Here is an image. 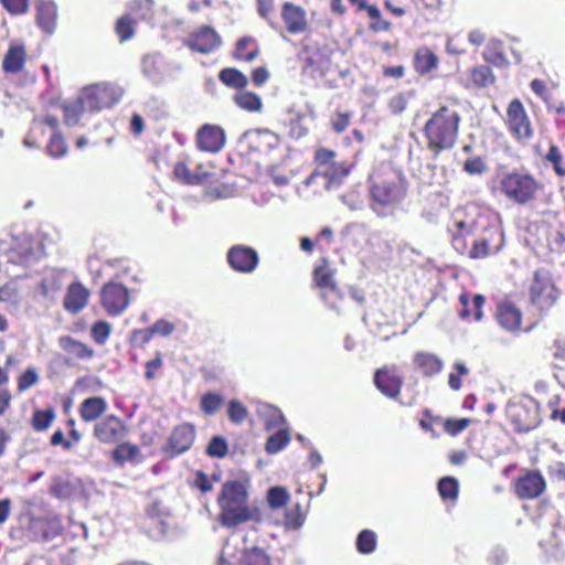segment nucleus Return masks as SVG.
Returning <instances> with one entry per match:
<instances>
[{
    "label": "nucleus",
    "mask_w": 565,
    "mask_h": 565,
    "mask_svg": "<svg viewBox=\"0 0 565 565\" xmlns=\"http://www.w3.org/2000/svg\"><path fill=\"white\" fill-rule=\"evenodd\" d=\"M89 295V290L81 282L71 284L64 297L65 310L73 315L81 312L87 306Z\"/></svg>",
    "instance_id": "4be33fe9"
},
{
    "label": "nucleus",
    "mask_w": 565,
    "mask_h": 565,
    "mask_svg": "<svg viewBox=\"0 0 565 565\" xmlns=\"http://www.w3.org/2000/svg\"><path fill=\"white\" fill-rule=\"evenodd\" d=\"M313 281L320 289V296L329 309L338 315L342 313L339 302L342 300V294L338 289L334 273L327 265H320L313 270Z\"/></svg>",
    "instance_id": "9b49d317"
},
{
    "label": "nucleus",
    "mask_w": 565,
    "mask_h": 565,
    "mask_svg": "<svg viewBox=\"0 0 565 565\" xmlns=\"http://www.w3.org/2000/svg\"><path fill=\"white\" fill-rule=\"evenodd\" d=\"M473 236L470 224L463 221L456 222V232L452 235V246L459 254H468L472 259L486 258L499 253L504 246L503 232L497 227L487 228L482 236L473 239L471 247L468 237Z\"/></svg>",
    "instance_id": "f257e3e1"
},
{
    "label": "nucleus",
    "mask_w": 565,
    "mask_h": 565,
    "mask_svg": "<svg viewBox=\"0 0 565 565\" xmlns=\"http://www.w3.org/2000/svg\"><path fill=\"white\" fill-rule=\"evenodd\" d=\"M228 266L239 274H253L259 265V255L250 246L236 244L228 248L226 253Z\"/></svg>",
    "instance_id": "2eb2a0df"
},
{
    "label": "nucleus",
    "mask_w": 565,
    "mask_h": 565,
    "mask_svg": "<svg viewBox=\"0 0 565 565\" xmlns=\"http://www.w3.org/2000/svg\"><path fill=\"white\" fill-rule=\"evenodd\" d=\"M253 42V39L252 38H248V36H245V38H242L237 44H236V49L234 51V57L235 58H239V60H244L246 62H252L254 61L257 55H258V50L257 49H254L252 50L250 52L248 53H245V50L246 47Z\"/></svg>",
    "instance_id": "6e6d98bb"
},
{
    "label": "nucleus",
    "mask_w": 565,
    "mask_h": 565,
    "mask_svg": "<svg viewBox=\"0 0 565 565\" xmlns=\"http://www.w3.org/2000/svg\"><path fill=\"white\" fill-rule=\"evenodd\" d=\"M224 399L216 393H206L201 397V409L206 415L215 414L222 406Z\"/></svg>",
    "instance_id": "de8ad7c7"
},
{
    "label": "nucleus",
    "mask_w": 565,
    "mask_h": 565,
    "mask_svg": "<svg viewBox=\"0 0 565 565\" xmlns=\"http://www.w3.org/2000/svg\"><path fill=\"white\" fill-rule=\"evenodd\" d=\"M218 565H271V559L265 550L252 546L242 547L227 540L221 551Z\"/></svg>",
    "instance_id": "6e6552de"
},
{
    "label": "nucleus",
    "mask_w": 565,
    "mask_h": 565,
    "mask_svg": "<svg viewBox=\"0 0 565 565\" xmlns=\"http://www.w3.org/2000/svg\"><path fill=\"white\" fill-rule=\"evenodd\" d=\"M47 152L53 158H58L66 154L67 145L58 131L52 132L50 142L47 145Z\"/></svg>",
    "instance_id": "09e8293b"
},
{
    "label": "nucleus",
    "mask_w": 565,
    "mask_h": 565,
    "mask_svg": "<svg viewBox=\"0 0 565 565\" xmlns=\"http://www.w3.org/2000/svg\"><path fill=\"white\" fill-rule=\"evenodd\" d=\"M51 491L56 498L67 499L72 494V483L66 478L55 477L53 479Z\"/></svg>",
    "instance_id": "4d7b16f0"
},
{
    "label": "nucleus",
    "mask_w": 565,
    "mask_h": 565,
    "mask_svg": "<svg viewBox=\"0 0 565 565\" xmlns=\"http://www.w3.org/2000/svg\"><path fill=\"white\" fill-rule=\"evenodd\" d=\"M54 419V411L45 409V411H36L33 414L32 425L33 428L38 431H42L47 429Z\"/></svg>",
    "instance_id": "603ef678"
},
{
    "label": "nucleus",
    "mask_w": 565,
    "mask_h": 565,
    "mask_svg": "<svg viewBox=\"0 0 565 565\" xmlns=\"http://www.w3.org/2000/svg\"><path fill=\"white\" fill-rule=\"evenodd\" d=\"M60 345L65 352L75 358L88 359L93 356V350L90 348L71 337H62L60 339Z\"/></svg>",
    "instance_id": "473e14b6"
},
{
    "label": "nucleus",
    "mask_w": 565,
    "mask_h": 565,
    "mask_svg": "<svg viewBox=\"0 0 565 565\" xmlns=\"http://www.w3.org/2000/svg\"><path fill=\"white\" fill-rule=\"evenodd\" d=\"M222 43L218 33L211 26H201L189 36L186 44L192 51L207 54L220 47Z\"/></svg>",
    "instance_id": "aec40b11"
},
{
    "label": "nucleus",
    "mask_w": 565,
    "mask_h": 565,
    "mask_svg": "<svg viewBox=\"0 0 565 565\" xmlns=\"http://www.w3.org/2000/svg\"><path fill=\"white\" fill-rule=\"evenodd\" d=\"M351 166L344 163L332 162L322 171L327 179V189H333L341 185L343 180L349 175Z\"/></svg>",
    "instance_id": "7c9ffc66"
},
{
    "label": "nucleus",
    "mask_w": 565,
    "mask_h": 565,
    "mask_svg": "<svg viewBox=\"0 0 565 565\" xmlns=\"http://www.w3.org/2000/svg\"><path fill=\"white\" fill-rule=\"evenodd\" d=\"M455 370L456 372L449 374L448 383L454 391H458L462 385L461 377L468 374V369L462 363H456Z\"/></svg>",
    "instance_id": "0e129e2a"
},
{
    "label": "nucleus",
    "mask_w": 565,
    "mask_h": 565,
    "mask_svg": "<svg viewBox=\"0 0 565 565\" xmlns=\"http://www.w3.org/2000/svg\"><path fill=\"white\" fill-rule=\"evenodd\" d=\"M445 418L435 416L426 409V431H430L434 437L444 433Z\"/></svg>",
    "instance_id": "bf43d9fd"
},
{
    "label": "nucleus",
    "mask_w": 565,
    "mask_h": 565,
    "mask_svg": "<svg viewBox=\"0 0 565 565\" xmlns=\"http://www.w3.org/2000/svg\"><path fill=\"white\" fill-rule=\"evenodd\" d=\"M100 305L109 316H120L130 303L129 289L117 281L105 284L99 294Z\"/></svg>",
    "instance_id": "f8f14e48"
},
{
    "label": "nucleus",
    "mask_w": 565,
    "mask_h": 565,
    "mask_svg": "<svg viewBox=\"0 0 565 565\" xmlns=\"http://www.w3.org/2000/svg\"><path fill=\"white\" fill-rule=\"evenodd\" d=\"M258 416L264 419L266 428L274 429L279 428L285 424V417L281 411L270 404L260 403L256 409Z\"/></svg>",
    "instance_id": "c756f323"
},
{
    "label": "nucleus",
    "mask_w": 565,
    "mask_h": 565,
    "mask_svg": "<svg viewBox=\"0 0 565 565\" xmlns=\"http://www.w3.org/2000/svg\"><path fill=\"white\" fill-rule=\"evenodd\" d=\"M142 73L151 82L159 83L162 79L160 57L156 54L146 55L142 60Z\"/></svg>",
    "instance_id": "e433bc0d"
},
{
    "label": "nucleus",
    "mask_w": 565,
    "mask_h": 565,
    "mask_svg": "<svg viewBox=\"0 0 565 565\" xmlns=\"http://www.w3.org/2000/svg\"><path fill=\"white\" fill-rule=\"evenodd\" d=\"M356 550L361 554H371L375 551L377 545V536L371 530H363L356 537Z\"/></svg>",
    "instance_id": "a19ab883"
},
{
    "label": "nucleus",
    "mask_w": 565,
    "mask_h": 565,
    "mask_svg": "<svg viewBox=\"0 0 565 565\" xmlns=\"http://www.w3.org/2000/svg\"><path fill=\"white\" fill-rule=\"evenodd\" d=\"M306 520V514L301 509L300 503H296L292 508L288 509L285 513L284 526L287 530H299Z\"/></svg>",
    "instance_id": "58836bf2"
},
{
    "label": "nucleus",
    "mask_w": 565,
    "mask_h": 565,
    "mask_svg": "<svg viewBox=\"0 0 565 565\" xmlns=\"http://www.w3.org/2000/svg\"><path fill=\"white\" fill-rule=\"evenodd\" d=\"M459 115L451 108L443 106L426 122V136L429 146L436 149L450 148L457 137Z\"/></svg>",
    "instance_id": "423d86ee"
},
{
    "label": "nucleus",
    "mask_w": 565,
    "mask_h": 565,
    "mask_svg": "<svg viewBox=\"0 0 565 565\" xmlns=\"http://www.w3.org/2000/svg\"><path fill=\"white\" fill-rule=\"evenodd\" d=\"M150 329L153 335L158 334L161 337H169L175 330V326L166 319H159L150 327Z\"/></svg>",
    "instance_id": "69168bd1"
},
{
    "label": "nucleus",
    "mask_w": 565,
    "mask_h": 565,
    "mask_svg": "<svg viewBox=\"0 0 565 565\" xmlns=\"http://www.w3.org/2000/svg\"><path fill=\"white\" fill-rule=\"evenodd\" d=\"M281 18L286 24V29L291 34H299L307 29L306 12L302 8L286 2L282 6Z\"/></svg>",
    "instance_id": "5701e85b"
},
{
    "label": "nucleus",
    "mask_w": 565,
    "mask_h": 565,
    "mask_svg": "<svg viewBox=\"0 0 565 565\" xmlns=\"http://www.w3.org/2000/svg\"><path fill=\"white\" fill-rule=\"evenodd\" d=\"M25 49L23 44H11L6 53L2 62V67L7 73H18L22 70L25 63Z\"/></svg>",
    "instance_id": "cd10ccee"
},
{
    "label": "nucleus",
    "mask_w": 565,
    "mask_h": 565,
    "mask_svg": "<svg viewBox=\"0 0 565 565\" xmlns=\"http://www.w3.org/2000/svg\"><path fill=\"white\" fill-rule=\"evenodd\" d=\"M139 455V448L131 444H120L113 451V459L118 463L134 460Z\"/></svg>",
    "instance_id": "49530a36"
},
{
    "label": "nucleus",
    "mask_w": 565,
    "mask_h": 565,
    "mask_svg": "<svg viewBox=\"0 0 565 565\" xmlns=\"http://www.w3.org/2000/svg\"><path fill=\"white\" fill-rule=\"evenodd\" d=\"M482 57L487 63L497 67H503L509 64V61L503 52L502 43L499 41L490 42L486 46L482 53Z\"/></svg>",
    "instance_id": "2f4dec72"
},
{
    "label": "nucleus",
    "mask_w": 565,
    "mask_h": 565,
    "mask_svg": "<svg viewBox=\"0 0 565 565\" xmlns=\"http://www.w3.org/2000/svg\"><path fill=\"white\" fill-rule=\"evenodd\" d=\"M41 256L40 243L28 234L11 236L8 239L0 238V270L9 264L28 267Z\"/></svg>",
    "instance_id": "39448f33"
},
{
    "label": "nucleus",
    "mask_w": 565,
    "mask_h": 565,
    "mask_svg": "<svg viewBox=\"0 0 565 565\" xmlns=\"http://www.w3.org/2000/svg\"><path fill=\"white\" fill-rule=\"evenodd\" d=\"M459 302L461 310L459 317L462 320L473 318L475 321H481L483 318V306L486 305V297L481 294H476L470 300V294L463 291L459 295Z\"/></svg>",
    "instance_id": "b1692460"
},
{
    "label": "nucleus",
    "mask_w": 565,
    "mask_h": 565,
    "mask_svg": "<svg viewBox=\"0 0 565 565\" xmlns=\"http://www.w3.org/2000/svg\"><path fill=\"white\" fill-rule=\"evenodd\" d=\"M504 125L509 134L519 142L527 141L534 136L532 120L519 98H514L508 104Z\"/></svg>",
    "instance_id": "1a4fd4ad"
},
{
    "label": "nucleus",
    "mask_w": 565,
    "mask_h": 565,
    "mask_svg": "<svg viewBox=\"0 0 565 565\" xmlns=\"http://www.w3.org/2000/svg\"><path fill=\"white\" fill-rule=\"evenodd\" d=\"M470 77L478 87H487L495 82V76L488 65H479L471 68Z\"/></svg>",
    "instance_id": "ea45409f"
},
{
    "label": "nucleus",
    "mask_w": 565,
    "mask_h": 565,
    "mask_svg": "<svg viewBox=\"0 0 565 565\" xmlns=\"http://www.w3.org/2000/svg\"><path fill=\"white\" fill-rule=\"evenodd\" d=\"M561 295L556 287L552 273L546 268H537L533 271L529 286L530 303L535 307L540 316H545L556 303Z\"/></svg>",
    "instance_id": "0eeeda50"
},
{
    "label": "nucleus",
    "mask_w": 565,
    "mask_h": 565,
    "mask_svg": "<svg viewBox=\"0 0 565 565\" xmlns=\"http://www.w3.org/2000/svg\"><path fill=\"white\" fill-rule=\"evenodd\" d=\"M370 194L374 210L375 205L392 206L405 196V184L402 174L392 168L376 172L371 178Z\"/></svg>",
    "instance_id": "20e7f679"
},
{
    "label": "nucleus",
    "mask_w": 565,
    "mask_h": 565,
    "mask_svg": "<svg viewBox=\"0 0 565 565\" xmlns=\"http://www.w3.org/2000/svg\"><path fill=\"white\" fill-rule=\"evenodd\" d=\"M198 147L206 152H217L225 143V134L217 126L205 125L198 132Z\"/></svg>",
    "instance_id": "412c9836"
},
{
    "label": "nucleus",
    "mask_w": 565,
    "mask_h": 565,
    "mask_svg": "<svg viewBox=\"0 0 565 565\" xmlns=\"http://www.w3.org/2000/svg\"><path fill=\"white\" fill-rule=\"evenodd\" d=\"M66 271L62 269H51L40 282L41 295L45 298H53L64 284Z\"/></svg>",
    "instance_id": "bb28decb"
},
{
    "label": "nucleus",
    "mask_w": 565,
    "mask_h": 565,
    "mask_svg": "<svg viewBox=\"0 0 565 565\" xmlns=\"http://www.w3.org/2000/svg\"><path fill=\"white\" fill-rule=\"evenodd\" d=\"M218 78L223 84L233 88H244L248 83L247 77L242 72L230 67L222 70Z\"/></svg>",
    "instance_id": "4c0bfd02"
},
{
    "label": "nucleus",
    "mask_w": 565,
    "mask_h": 565,
    "mask_svg": "<svg viewBox=\"0 0 565 565\" xmlns=\"http://www.w3.org/2000/svg\"><path fill=\"white\" fill-rule=\"evenodd\" d=\"M39 381V375L34 369H28L19 377L18 390L24 392L35 385Z\"/></svg>",
    "instance_id": "680f3d73"
},
{
    "label": "nucleus",
    "mask_w": 565,
    "mask_h": 565,
    "mask_svg": "<svg viewBox=\"0 0 565 565\" xmlns=\"http://www.w3.org/2000/svg\"><path fill=\"white\" fill-rule=\"evenodd\" d=\"M438 492L444 501H456L459 494V483L455 477H443L438 482Z\"/></svg>",
    "instance_id": "f704fd0d"
},
{
    "label": "nucleus",
    "mask_w": 565,
    "mask_h": 565,
    "mask_svg": "<svg viewBox=\"0 0 565 565\" xmlns=\"http://www.w3.org/2000/svg\"><path fill=\"white\" fill-rule=\"evenodd\" d=\"M247 484L239 480H230L223 484L217 498L221 509L220 522L223 526L233 527L252 519L247 504Z\"/></svg>",
    "instance_id": "f03ea898"
},
{
    "label": "nucleus",
    "mask_w": 565,
    "mask_h": 565,
    "mask_svg": "<svg viewBox=\"0 0 565 565\" xmlns=\"http://www.w3.org/2000/svg\"><path fill=\"white\" fill-rule=\"evenodd\" d=\"M374 383L379 391L387 397H395L401 390L402 380L393 369L383 367L376 371Z\"/></svg>",
    "instance_id": "393cba45"
},
{
    "label": "nucleus",
    "mask_w": 565,
    "mask_h": 565,
    "mask_svg": "<svg viewBox=\"0 0 565 565\" xmlns=\"http://www.w3.org/2000/svg\"><path fill=\"white\" fill-rule=\"evenodd\" d=\"M512 489L520 500H534L546 491V481L539 470L526 469L513 480Z\"/></svg>",
    "instance_id": "4468645a"
},
{
    "label": "nucleus",
    "mask_w": 565,
    "mask_h": 565,
    "mask_svg": "<svg viewBox=\"0 0 565 565\" xmlns=\"http://www.w3.org/2000/svg\"><path fill=\"white\" fill-rule=\"evenodd\" d=\"M227 415L232 423L241 425L247 418L248 411L239 401L232 399L228 403Z\"/></svg>",
    "instance_id": "8fccbe9b"
},
{
    "label": "nucleus",
    "mask_w": 565,
    "mask_h": 565,
    "mask_svg": "<svg viewBox=\"0 0 565 565\" xmlns=\"http://www.w3.org/2000/svg\"><path fill=\"white\" fill-rule=\"evenodd\" d=\"M472 423H475V419L472 418H445L444 423V433L456 437L459 434H461L463 430H466Z\"/></svg>",
    "instance_id": "79ce46f5"
},
{
    "label": "nucleus",
    "mask_w": 565,
    "mask_h": 565,
    "mask_svg": "<svg viewBox=\"0 0 565 565\" xmlns=\"http://www.w3.org/2000/svg\"><path fill=\"white\" fill-rule=\"evenodd\" d=\"M173 173L177 179L188 183V184H199L203 181V177L205 174H192L189 168L183 162H178L174 167Z\"/></svg>",
    "instance_id": "3c124183"
},
{
    "label": "nucleus",
    "mask_w": 565,
    "mask_h": 565,
    "mask_svg": "<svg viewBox=\"0 0 565 565\" xmlns=\"http://www.w3.org/2000/svg\"><path fill=\"white\" fill-rule=\"evenodd\" d=\"M351 118H352L351 113H337L331 118L332 129L337 134L343 132L349 127V125L351 122Z\"/></svg>",
    "instance_id": "e2e57ef3"
},
{
    "label": "nucleus",
    "mask_w": 565,
    "mask_h": 565,
    "mask_svg": "<svg viewBox=\"0 0 565 565\" xmlns=\"http://www.w3.org/2000/svg\"><path fill=\"white\" fill-rule=\"evenodd\" d=\"M110 331L111 327L108 322L97 321L92 328V335L97 343L103 344L109 338Z\"/></svg>",
    "instance_id": "052dcab7"
},
{
    "label": "nucleus",
    "mask_w": 565,
    "mask_h": 565,
    "mask_svg": "<svg viewBox=\"0 0 565 565\" xmlns=\"http://www.w3.org/2000/svg\"><path fill=\"white\" fill-rule=\"evenodd\" d=\"M290 494L284 487H273L267 492V502L271 509H279L287 504Z\"/></svg>",
    "instance_id": "c03bdc74"
},
{
    "label": "nucleus",
    "mask_w": 565,
    "mask_h": 565,
    "mask_svg": "<svg viewBox=\"0 0 565 565\" xmlns=\"http://www.w3.org/2000/svg\"><path fill=\"white\" fill-rule=\"evenodd\" d=\"M544 159L552 164L556 175L561 178L565 177V164H563V154L557 145H550L548 151L546 152Z\"/></svg>",
    "instance_id": "37998d69"
},
{
    "label": "nucleus",
    "mask_w": 565,
    "mask_h": 565,
    "mask_svg": "<svg viewBox=\"0 0 565 565\" xmlns=\"http://www.w3.org/2000/svg\"><path fill=\"white\" fill-rule=\"evenodd\" d=\"M36 20L39 26L47 34H52L56 28L57 9L50 0H41L36 6Z\"/></svg>",
    "instance_id": "a878e982"
},
{
    "label": "nucleus",
    "mask_w": 565,
    "mask_h": 565,
    "mask_svg": "<svg viewBox=\"0 0 565 565\" xmlns=\"http://www.w3.org/2000/svg\"><path fill=\"white\" fill-rule=\"evenodd\" d=\"M115 30L121 42L128 41L134 35V21L129 15H124L117 21Z\"/></svg>",
    "instance_id": "13d9d810"
},
{
    "label": "nucleus",
    "mask_w": 565,
    "mask_h": 565,
    "mask_svg": "<svg viewBox=\"0 0 565 565\" xmlns=\"http://www.w3.org/2000/svg\"><path fill=\"white\" fill-rule=\"evenodd\" d=\"M227 443L223 437L220 436L213 437L206 447V454L214 458H224L227 455Z\"/></svg>",
    "instance_id": "864d4df0"
},
{
    "label": "nucleus",
    "mask_w": 565,
    "mask_h": 565,
    "mask_svg": "<svg viewBox=\"0 0 565 565\" xmlns=\"http://www.w3.org/2000/svg\"><path fill=\"white\" fill-rule=\"evenodd\" d=\"M509 418L519 433H527L541 423L539 407L533 402L518 403L510 406Z\"/></svg>",
    "instance_id": "dca6fc26"
},
{
    "label": "nucleus",
    "mask_w": 565,
    "mask_h": 565,
    "mask_svg": "<svg viewBox=\"0 0 565 565\" xmlns=\"http://www.w3.org/2000/svg\"><path fill=\"white\" fill-rule=\"evenodd\" d=\"M106 409L107 403L103 397H88L82 402L79 406V415L84 422H93L99 418Z\"/></svg>",
    "instance_id": "c85d7f7f"
},
{
    "label": "nucleus",
    "mask_w": 565,
    "mask_h": 565,
    "mask_svg": "<svg viewBox=\"0 0 565 565\" xmlns=\"http://www.w3.org/2000/svg\"><path fill=\"white\" fill-rule=\"evenodd\" d=\"M462 169L470 175H481L488 171V164L483 158L473 157L463 162Z\"/></svg>",
    "instance_id": "5fc2aeb1"
},
{
    "label": "nucleus",
    "mask_w": 565,
    "mask_h": 565,
    "mask_svg": "<svg viewBox=\"0 0 565 565\" xmlns=\"http://www.w3.org/2000/svg\"><path fill=\"white\" fill-rule=\"evenodd\" d=\"M290 441V434L287 428H279V430L270 435L266 441L265 449L268 454H277L281 451Z\"/></svg>",
    "instance_id": "c9c22d12"
},
{
    "label": "nucleus",
    "mask_w": 565,
    "mask_h": 565,
    "mask_svg": "<svg viewBox=\"0 0 565 565\" xmlns=\"http://www.w3.org/2000/svg\"><path fill=\"white\" fill-rule=\"evenodd\" d=\"M85 113H88V111L82 109V104L78 98L74 103L66 104L64 106V122H65V125L68 127L76 126L79 122V118Z\"/></svg>",
    "instance_id": "a18cd8bd"
},
{
    "label": "nucleus",
    "mask_w": 565,
    "mask_h": 565,
    "mask_svg": "<svg viewBox=\"0 0 565 565\" xmlns=\"http://www.w3.org/2000/svg\"><path fill=\"white\" fill-rule=\"evenodd\" d=\"M305 70L323 77L331 68L332 50L328 46H309L303 51Z\"/></svg>",
    "instance_id": "a211bd4d"
},
{
    "label": "nucleus",
    "mask_w": 565,
    "mask_h": 565,
    "mask_svg": "<svg viewBox=\"0 0 565 565\" xmlns=\"http://www.w3.org/2000/svg\"><path fill=\"white\" fill-rule=\"evenodd\" d=\"M494 318L498 324L507 332L515 334L529 330V328H523V311L521 307L508 296L497 303Z\"/></svg>",
    "instance_id": "ddd939ff"
},
{
    "label": "nucleus",
    "mask_w": 565,
    "mask_h": 565,
    "mask_svg": "<svg viewBox=\"0 0 565 565\" xmlns=\"http://www.w3.org/2000/svg\"><path fill=\"white\" fill-rule=\"evenodd\" d=\"M127 428L124 422L115 416L108 415L94 426V436L103 444H115L125 438Z\"/></svg>",
    "instance_id": "6ab92c4d"
},
{
    "label": "nucleus",
    "mask_w": 565,
    "mask_h": 565,
    "mask_svg": "<svg viewBox=\"0 0 565 565\" xmlns=\"http://www.w3.org/2000/svg\"><path fill=\"white\" fill-rule=\"evenodd\" d=\"M234 100L239 108L252 113L260 111L263 107L262 98L257 94L248 90L237 92L234 96Z\"/></svg>",
    "instance_id": "72a5a7b5"
},
{
    "label": "nucleus",
    "mask_w": 565,
    "mask_h": 565,
    "mask_svg": "<svg viewBox=\"0 0 565 565\" xmlns=\"http://www.w3.org/2000/svg\"><path fill=\"white\" fill-rule=\"evenodd\" d=\"M308 134V128L302 125V117L297 115L295 119L290 121L289 135L294 139H300Z\"/></svg>",
    "instance_id": "338daca9"
},
{
    "label": "nucleus",
    "mask_w": 565,
    "mask_h": 565,
    "mask_svg": "<svg viewBox=\"0 0 565 565\" xmlns=\"http://www.w3.org/2000/svg\"><path fill=\"white\" fill-rule=\"evenodd\" d=\"M152 337L153 334L150 328L137 329L131 334V342L136 345L143 347L152 339Z\"/></svg>",
    "instance_id": "774afa93"
},
{
    "label": "nucleus",
    "mask_w": 565,
    "mask_h": 565,
    "mask_svg": "<svg viewBox=\"0 0 565 565\" xmlns=\"http://www.w3.org/2000/svg\"><path fill=\"white\" fill-rule=\"evenodd\" d=\"M122 95L119 87L110 84H97L85 88L78 96L82 109L88 113L108 108L116 104Z\"/></svg>",
    "instance_id": "9d476101"
},
{
    "label": "nucleus",
    "mask_w": 565,
    "mask_h": 565,
    "mask_svg": "<svg viewBox=\"0 0 565 565\" xmlns=\"http://www.w3.org/2000/svg\"><path fill=\"white\" fill-rule=\"evenodd\" d=\"M498 182L501 195L518 205L534 202L544 188L535 175L518 169L502 173L499 175Z\"/></svg>",
    "instance_id": "7ed1b4c3"
},
{
    "label": "nucleus",
    "mask_w": 565,
    "mask_h": 565,
    "mask_svg": "<svg viewBox=\"0 0 565 565\" xmlns=\"http://www.w3.org/2000/svg\"><path fill=\"white\" fill-rule=\"evenodd\" d=\"M195 439V427L184 423L177 426L168 438L163 451L169 457L179 456L189 450Z\"/></svg>",
    "instance_id": "f3484780"
}]
</instances>
